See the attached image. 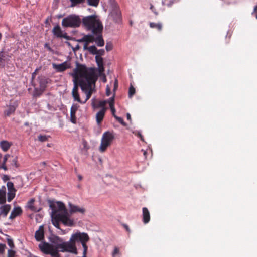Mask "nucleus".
<instances>
[{
  "label": "nucleus",
  "mask_w": 257,
  "mask_h": 257,
  "mask_svg": "<svg viewBox=\"0 0 257 257\" xmlns=\"http://www.w3.org/2000/svg\"><path fill=\"white\" fill-rule=\"evenodd\" d=\"M142 221L144 224L148 223L150 220V212L146 207H143L142 208Z\"/></svg>",
  "instance_id": "2eb2a0df"
},
{
  "label": "nucleus",
  "mask_w": 257,
  "mask_h": 257,
  "mask_svg": "<svg viewBox=\"0 0 257 257\" xmlns=\"http://www.w3.org/2000/svg\"><path fill=\"white\" fill-rule=\"evenodd\" d=\"M98 71L100 74L103 73L104 71V68L103 65L102 66H98Z\"/></svg>",
  "instance_id": "13d9d810"
},
{
  "label": "nucleus",
  "mask_w": 257,
  "mask_h": 257,
  "mask_svg": "<svg viewBox=\"0 0 257 257\" xmlns=\"http://www.w3.org/2000/svg\"><path fill=\"white\" fill-rule=\"evenodd\" d=\"M37 71V69H36L35 71L32 74V79L33 80L36 75V72Z\"/></svg>",
  "instance_id": "0e129e2a"
},
{
  "label": "nucleus",
  "mask_w": 257,
  "mask_h": 257,
  "mask_svg": "<svg viewBox=\"0 0 257 257\" xmlns=\"http://www.w3.org/2000/svg\"><path fill=\"white\" fill-rule=\"evenodd\" d=\"M16 110V107L14 105H10L8 106L7 109L5 111V115L8 116L11 114L13 113Z\"/></svg>",
  "instance_id": "a878e982"
},
{
  "label": "nucleus",
  "mask_w": 257,
  "mask_h": 257,
  "mask_svg": "<svg viewBox=\"0 0 257 257\" xmlns=\"http://www.w3.org/2000/svg\"><path fill=\"white\" fill-rule=\"evenodd\" d=\"M135 89L132 85H131V86L129 88V90H128V97L130 98H131L135 94Z\"/></svg>",
  "instance_id": "e433bc0d"
},
{
  "label": "nucleus",
  "mask_w": 257,
  "mask_h": 257,
  "mask_svg": "<svg viewBox=\"0 0 257 257\" xmlns=\"http://www.w3.org/2000/svg\"><path fill=\"white\" fill-rule=\"evenodd\" d=\"M76 71H79V86L83 92L86 94V98L82 104L85 103L91 97L94 90L97 75L94 68H87L85 65L77 62Z\"/></svg>",
  "instance_id": "f257e3e1"
},
{
  "label": "nucleus",
  "mask_w": 257,
  "mask_h": 257,
  "mask_svg": "<svg viewBox=\"0 0 257 257\" xmlns=\"http://www.w3.org/2000/svg\"><path fill=\"white\" fill-rule=\"evenodd\" d=\"M7 242L8 245L11 248H14L15 247V245L13 242V240L12 238L9 237L7 238Z\"/></svg>",
  "instance_id": "58836bf2"
},
{
  "label": "nucleus",
  "mask_w": 257,
  "mask_h": 257,
  "mask_svg": "<svg viewBox=\"0 0 257 257\" xmlns=\"http://www.w3.org/2000/svg\"><path fill=\"white\" fill-rule=\"evenodd\" d=\"M95 60L97 63L98 67L103 65V58L101 57H99V56H96Z\"/></svg>",
  "instance_id": "f704fd0d"
},
{
  "label": "nucleus",
  "mask_w": 257,
  "mask_h": 257,
  "mask_svg": "<svg viewBox=\"0 0 257 257\" xmlns=\"http://www.w3.org/2000/svg\"><path fill=\"white\" fill-rule=\"evenodd\" d=\"M110 93H111L110 87L108 85H107L106 88V95L107 96H109L110 95Z\"/></svg>",
  "instance_id": "864d4df0"
},
{
  "label": "nucleus",
  "mask_w": 257,
  "mask_h": 257,
  "mask_svg": "<svg viewBox=\"0 0 257 257\" xmlns=\"http://www.w3.org/2000/svg\"><path fill=\"white\" fill-rule=\"evenodd\" d=\"M149 25L151 28H155L159 31H161L162 29V25L161 23H155L154 22H150Z\"/></svg>",
  "instance_id": "c85d7f7f"
},
{
  "label": "nucleus",
  "mask_w": 257,
  "mask_h": 257,
  "mask_svg": "<svg viewBox=\"0 0 257 257\" xmlns=\"http://www.w3.org/2000/svg\"><path fill=\"white\" fill-rule=\"evenodd\" d=\"M83 25L87 30H91L92 34L102 32L103 26L95 15L84 17L81 20Z\"/></svg>",
  "instance_id": "f03ea898"
},
{
  "label": "nucleus",
  "mask_w": 257,
  "mask_h": 257,
  "mask_svg": "<svg viewBox=\"0 0 257 257\" xmlns=\"http://www.w3.org/2000/svg\"><path fill=\"white\" fill-rule=\"evenodd\" d=\"M39 247L41 251L46 254H50L52 257H60L57 245L54 246L48 243L44 242L43 244H40Z\"/></svg>",
  "instance_id": "39448f33"
},
{
  "label": "nucleus",
  "mask_w": 257,
  "mask_h": 257,
  "mask_svg": "<svg viewBox=\"0 0 257 257\" xmlns=\"http://www.w3.org/2000/svg\"><path fill=\"white\" fill-rule=\"evenodd\" d=\"M70 119L71 121L75 124L76 123V118L75 116V113H70Z\"/></svg>",
  "instance_id": "a18cd8bd"
},
{
  "label": "nucleus",
  "mask_w": 257,
  "mask_h": 257,
  "mask_svg": "<svg viewBox=\"0 0 257 257\" xmlns=\"http://www.w3.org/2000/svg\"><path fill=\"white\" fill-rule=\"evenodd\" d=\"M114 118L120 123L123 126H126V123L124 121L123 119L122 118L120 117H118L117 116H114Z\"/></svg>",
  "instance_id": "79ce46f5"
},
{
  "label": "nucleus",
  "mask_w": 257,
  "mask_h": 257,
  "mask_svg": "<svg viewBox=\"0 0 257 257\" xmlns=\"http://www.w3.org/2000/svg\"><path fill=\"white\" fill-rule=\"evenodd\" d=\"M134 133L139 137L142 141H144V138L140 132H134Z\"/></svg>",
  "instance_id": "5fc2aeb1"
},
{
  "label": "nucleus",
  "mask_w": 257,
  "mask_h": 257,
  "mask_svg": "<svg viewBox=\"0 0 257 257\" xmlns=\"http://www.w3.org/2000/svg\"><path fill=\"white\" fill-rule=\"evenodd\" d=\"M113 48V45L111 43H107L105 46V49L107 51L111 50Z\"/></svg>",
  "instance_id": "49530a36"
},
{
  "label": "nucleus",
  "mask_w": 257,
  "mask_h": 257,
  "mask_svg": "<svg viewBox=\"0 0 257 257\" xmlns=\"http://www.w3.org/2000/svg\"><path fill=\"white\" fill-rule=\"evenodd\" d=\"M10 157V155L9 154H6L5 155L4 159H3V162L2 163V165L0 166V168L3 169L5 170H7V167L5 165V163L7 162L8 158Z\"/></svg>",
  "instance_id": "2f4dec72"
},
{
  "label": "nucleus",
  "mask_w": 257,
  "mask_h": 257,
  "mask_svg": "<svg viewBox=\"0 0 257 257\" xmlns=\"http://www.w3.org/2000/svg\"><path fill=\"white\" fill-rule=\"evenodd\" d=\"M53 34L58 38H62L63 32L59 25L55 26L52 30Z\"/></svg>",
  "instance_id": "4be33fe9"
},
{
  "label": "nucleus",
  "mask_w": 257,
  "mask_h": 257,
  "mask_svg": "<svg viewBox=\"0 0 257 257\" xmlns=\"http://www.w3.org/2000/svg\"><path fill=\"white\" fill-rule=\"evenodd\" d=\"M118 87V82L117 80H115L114 84L113 91L115 92Z\"/></svg>",
  "instance_id": "bf43d9fd"
},
{
  "label": "nucleus",
  "mask_w": 257,
  "mask_h": 257,
  "mask_svg": "<svg viewBox=\"0 0 257 257\" xmlns=\"http://www.w3.org/2000/svg\"><path fill=\"white\" fill-rule=\"evenodd\" d=\"M110 16L116 22H118L120 20L121 13L120 10L117 8H114L110 13Z\"/></svg>",
  "instance_id": "ddd939ff"
},
{
  "label": "nucleus",
  "mask_w": 257,
  "mask_h": 257,
  "mask_svg": "<svg viewBox=\"0 0 257 257\" xmlns=\"http://www.w3.org/2000/svg\"><path fill=\"white\" fill-rule=\"evenodd\" d=\"M89 5L96 7L99 3V0H87Z\"/></svg>",
  "instance_id": "4c0bfd02"
},
{
  "label": "nucleus",
  "mask_w": 257,
  "mask_h": 257,
  "mask_svg": "<svg viewBox=\"0 0 257 257\" xmlns=\"http://www.w3.org/2000/svg\"><path fill=\"white\" fill-rule=\"evenodd\" d=\"M113 134L110 132H106L103 134L101 144L99 147V151L101 152L105 151L108 147L112 143L114 140Z\"/></svg>",
  "instance_id": "6e6552de"
},
{
  "label": "nucleus",
  "mask_w": 257,
  "mask_h": 257,
  "mask_svg": "<svg viewBox=\"0 0 257 257\" xmlns=\"http://www.w3.org/2000/svg\"><path fill=\"white\" fill-rule=\"evenodd\" d=\"M79 106L77 104H73L71 107L70 113H76V111L78 108Z\"/></svg>",
  "instance_id": "a19ab883"
},
{
  "label": "nucleus",
  "mask_w": 257,
  "mask_h": 257,
  "mask_svg": "<svg viewBox=\"0 0 257 257\" xmlns=\"http://www.w3.org/2000/svg\"><path fill=\"white\" fill-rule=\"evenodd\" d=\"M12 166H14L16 168H17L18 167V165L17 164V159L16 157H15L12 160Z\"/></svg>",
  "instance_id": "8fccbe9b"
},
{
  "label": "nucleus",
  "mask_w": 257,
  "mask_h": 257,
  "mask_svg": "<svg viewBox=\"0 0 257 257\" xmlns=\"http://www.w3.org/2000/svg\"><path fill=\"white\" fill-rule=\"evenodd\" d=\"M143 152V155L145 159L147 158V152L143 149H142L141 150Z\"/></svg>",
  "instance_id": "69168bd1"
},
{
  "label": "nucleus",
  "mask_w": 257,
  "mask_h": 257,
  "mask_svg": "<svg viewBox=\"0 0 257 257\" xmlns=\"http://www.w3.org/2000/svg\"><path fill=\"white\" fill-rule=\"evenodd\" d=\"M45 48H47L49 51H52V49L49 46V44L48 43H46L44 45Z\"/></svg>",
  "instance_id": "e2e57ef3"
},
{
  "label": "nucleus",
  "mask_w": 257,
  "mask_h": 257,
  "mask_svg": "<svg viewBox=\"0 0 257 257\" xmlns=\"http://www.w3.org/2000/svg\"><path fill=\"white\" fill-rule=\"evenodd\" d=\"M72 76L74 77V87L72 91V96L74 100L82 103V101L81 100L78 93V86H79V79L80 78L79 75V71L78 70L76 71V68H75L74 70V73L72 74Z\"/></svg>",
  "instance_id": "423d86ee"
},
{
  "label": "nucleus",
  "mask_w": 257,
  "mask_h": 257,
  "mask_svg": "<svg viewBox=\"0 0 257 257\" xmlns=\"http://www.w3.org/2000/svg\"><path fill=\"white\" fill-rule=\"evenodd\" d=\"M105 53V51L103 49L97 50V53L96 54V56H99V57H101L102 55H104Z\"/></svg>",
  "instance_id": "de8ad7c7"
},
{
  "label": "nucleus",
  "mask_w": 257,
  "mask_h": 257,
  "mask_svg": "<svg viewBox=\"0 0 257 257\" xmlns=\"http://www.w3.org/2000/svg\"><path fill=\"white\" fill-rule=\"evenodd\" d=\"M69 213L68 212H65L64 213H58V218L60 219V222L65 226H72L74 221L70 218Z\"/></svg>",
  "instance_id": "9d476101"
},
{
  "label": "nucleus",
  "mask_w": 257,
  "mask_h": 257,
  "mask_svg": "<svg viewBox=\"0 0 257 257\" xmlns=\"http://www.w3.org/2000/svg\"><path fill=\"white\" fill-rule=\"evenodd\" d=\"M50 207L52 209V213L56 210V212L58 213H64L68 212L64 203L61 202H57L54 203H51Z\"/></svg>",
  "instance_id": "1a4fd4ad"
},
{
  "label": "nucleus",
  "mask_w": 257,
  "mask_h": 257,
  "mask_svg": "<svg viewBox=\"0 0 257 257\" xmlns=\"http://www.w3.org/2000/svg\"><path fill=\"white\" fill-rule=\"evenodd\" d=\"M39 141L41 142H45L48 140V137L46 135H39L38 137Z\"/></svg>",
  "instance_id": "37998d69"
},
{
  "label": "nucleus",
  "mask_w": 257,
  "mask_h": 257,
  "mask_svg": "<svg viewBox=\"0 0 257 257\" xmlns=\"http://www.w3.org/2000/svg\"><path fill=\"white\" fill-rule=\"evenodd\" d=\"M88 45V44H87V43H85L84 44V47H83V48H84V50H88V48L89 47L87 46Z\"/></svg>",
  "instance_id": "774afa93"
},
{
  "label": "nucleus",
  "mask_w": 257,
  "mask_h": 257,
  "mask_svg": "<svg viewBox=\"0 0 257 257\" xmlns=\"http://www.w3.org/2000/svg\"><path fill=\"white\" fill-rule=\"evenodd\" d=\"M120 254L119 248L117 247H115L112 252V257H116V255H118Z\"/></svg>",
  "instance_id": "c9c22d12"
},
{
  "label": "nucleus",
  "mask_w": 257,
  "mask_h": 257,
  "mask_svg": "<svg viewBox=\"0 0 257 257\" xmlns=\"http://www.w3.org/2000/svg\"><path fill=\"white\" fill-rule=\"evenodd\" d=\"M110 108L111 109V112H112V114L113 115V116L114 117V116H116L115 114V109L114 108V106H110Z\"/></svg>",
  "instance_id": "4d7b16f0"
},
{
  "label": "nucleus",
  "mask_w": 257,
  "mask_h": 257,
  "mask_svg": "<svg viewBox=\"0 0 257 257\" xmlns=\"http://www.w3.org/2000/svg\"><path fill=\"white\" fill-rule=\"evenodd\" d=\"M53 67L57 72H62L70 67V64L65 61L60 64H53Z\"/></svg>",
  "instance_id": "f8f14e48"
},
{
  "label": "nucleus",
  "mask_w": 257,
  "mask_h": 257,
  "mask_svg": "<svg viewBox=\"0 0 257 257\" xmlns=\"http://www.w3.org/2000/svg\"><path fill=\"white\" fill-rule=\"evenodd\" d=\"M81 19L79 16L72 14L64 18L62 21V25L64 27L76 28L80 26Z\"/></svg>",
  "instance_id": "7ed1b4c3"
},
{
  "label": "nucleus",
  "mask_w": 257,
  "mask_h": 257,
  "mask_svg": "<svg viewBox=\"0 0 257 257\" xmlns=\"http://www.w3.org/2000/svg\"><path fill=\"white\" fill-rule=\"evenodd\" d=\"M106 111V108H102L96 115V119L97 123L100 124L102 121Z\"/></svg>",
  "instance_id": "6ab92c4d"
},
{
  "label": "nucleus",
  "mask_w": 257,
  "mask_h": 257,
  "mask_svg": "<svg viewBox=\"0 0 257 257\" xmlns=\"http://www.w3.org/2000/svg\"><path fill=\"white\" fill-rule=\"evenodd\" d=\"M44 91V89L40 87H36L34 88L33 96L34 97H39L43 94Z\"/></svg>",
  "instance_id": "5701e85b"
},
{
  "label": "nucleus",
  "mask_w": 257,
  "mask_h": 257,
  "mask_svg": "<svg viewBox=\"0 0 257 257\" xmlns=\"http://www.w3.org/2000/svg\"><path fill=\"white\" fill-rule=\"evenodd\" d=\"M16 252L12 249H9L8 251V257H15Z\"/></svg>",
  "instance_id": "c03bdc74"
},
{
  "label": "nucleus",
  "mask_w": 257,
  "mask_h": 257,
  "mask_svg": "<svg viewBox=\"0 0 257 257\" xmlns=\"http://www.w3.org/2000/svg\"><path fill=\"white\" fill-rule=\"evenodd\" d=\"M38 80L39 84V87L45 90L48 83L47 79L44 76H39Z\"/></svg>",
  "instance_id": "aec40b11"
},
{
  "label": "nucleus",
  "mask_w": 257,
  "mask_h": 257,
  "mask_svg": "<svg viewBox=\"0 0 257 257\" xmlns=\"http://www.w3.org/2000/svg\"><path fill=\"white\" fill-rule=\"evenodd\" d=\"M62 38H64L66 39L67 40H69L70 39L69 36H68L67 35L66 33H65L63 34V35H62Z\"/></svg>",
  "instance_id": "680f3d73"
},
{
  "label": "nucleus",
  "mask_w": 257,
  "mask_h": 257,
  "mask_svg": "<svg viewBox=\"0 0 257 257\" xmlns=\"http://www.w3.org/2000/svg\"><path fill=\"white\" fill-rule=\"evenodd\" d=\"M6 194H0V204H4L6 203Z\"/></svg>",
  "instance_id": "ea45409f"
},
{
  "label": "nucleus",
  "mask_w": 257,
  "mask_h": 257,
  "mask_svg": "<svg viewBox=\"0 0 257 257\" xmlns=\"http://www.w3.org/2000/svg\"><path fill=\"white\" fill-rule=\"evenodd\" d=\"M88 50L91 54L93 55H96V54L97 53V49L94 45L89 47L88 48Z\"/></svg>",
  "instance_id": "72a5a7b5"
},
{
  "label": "nucleus",
  "mask_w": 257,
  "mask_h": 257,
  "mask_svg": "<svg viewBox=\"0 0 257 257\" xmlns=\"http://www.w3.org/2000/svg\"><path fill=\"white\" fill-rule=\"evenodd\" d=\"M108 102L109 103V106H114V94L113 95V97H110L108 99Z\"/></svg>",
  "instance_id": "09e8293b"
},
{
  "label": "nucleus",
  "mask_w": 257,
  "mask_h": 257,
  "mask_svg": "<svg viewBox=\"0 0 257 257\" xmlns=\"http://www.w3.org/2000/svg\"><path fill=\"white\" fill-rule=\"evenodd\" d=\"M87 252V250L84 249L83 252V256L82 257H86V254Z\"/></svg>",
  "instance_id": "338daca9"
},
{
  "label": "nucleus",
  "mask_w": 257,
  "mask_h": 257,
  "mask_svg": "<svg viewBox=\"0 0 257 257\" xmlns=\"http://www.w3.org/2000/svg\"><path fill=\"white\" fill-rule=\"evenodd\" d=\"M0 193H6V188L5 186H2L0 188Z\"/></svg>",
  "instance_id": "052dcab7"
},
{
  "label": "nucleus",
  "mask_w": 257,
  "mask_h": 257,
  "mask_svg": "<svg viewBox=\"0 0 257 257\" xmlns=\"http://www.w3.org/2000/svg\"><path fill=\"white\" fill-rule=\"evenodd\" d=\"M22 209L20 207H15L11 212L9 218L10 219H13L17 216L22 214Z\"/></svg>",
  "instance_id": "f3484780"
},
{
  "label": "nucleus",
  "mask_w": 257,
  "mask_h": 257,
  "mask_svg": "<svg viewBox=\"0 0 257 257\" xmlns=\"http://www.w3.org/2000/svg\"><path fill=\"white\" fill-rule=\"evenodd\" d=\"M57 248L58 250L61 252H68L75 254H78L76 244L73 241H71V238L69 241L58 244Z\"/></svg>",
  "instance_id": "0eeeda50"
},
{
  "label": "nucleus",
  "mask_w": 257,
  "mask_h": 257,
  "mask_svg": "<svg viewBox=\"0 0 257 257\" xmlns=\"http://www.w3.org/2000/svg\"><path fill=\"white\" fill-rule=\"evenodd\" d=\"M71 2V7H73L77 5L82 4L85 2V0H70Z\"/></svg>",
  "instance_id": "473e14b6"
},
{
  "label": "nucleus",
  "mask_w": 257,
  "mask_h": 257,
  "mask_svg": "<svg viewBox=\"0 0 257 257\" xmlns=\"http://www.w3.org/2000/svg\"><path fill=\"white\" fill-rule=\"evenodd\" d=\"M44 229L43 226L39 227V229L36 231L35 234V238L38 241H41L44 239Z\"/></svg>",
  "instance_id": "a211bd4d"
},
{
  "label": "nucleus",
  "mask_w": 257,
  "mask_h": 257,
  "mask_svg": "<svg viewBox=\"0 0 257 257\" xmlns=\"http://www.w3.org/2000/svg\"><path fill=\"white\" fill-rule=\"evenodd\" d=\"M7 58V55L5 53L3 52H0V68H2L5 66Z\"/></svg>",
  "instance_id": "b1692460"
},
{
  "label": "nucleus",
  "mask_w": 257,
  "mask_h": 257,
  "mask_svg": "<svg viewBox=\"0 0 257 257\" xmlns=\"http://www.w3.org/2000/svg\"><path fill=\"white\" fill-rule=\"evenodd\" d=\"M7 186L8 190V193L15 192L16 190L15 189L14 186V183L12 182H8L7 183Z\"/></svg>",
  "instance_id": "c756f323"
},
{
  "label": "nucleus",
  "mask_w": 257,
  "mask_h": 257,
  "mask_svg": "<svg viewBox=\"0 0 257 257\" xmlns=\"http://www.w3.org/2000/svg\"><path fill=\"white\" fill-rule=\"evenodd\" d=\"M93 34L96 35V37H94V36L93 37V40L97 45L99 47L103 46L104 45V41L102 38V32Z\"/></svg>",
  "instance_id": "4468645a"
},
{
  "label": "nucleus",
  "mask_w": 257,
  "mask_h": 257,
  "mask_svg": "<svg viewBox=\"0 0 257 257\" xmlns=\"http://www.w3.org/2000/svg\"><path fill=\"white\" fill-rule=\"evenodd\" d=\"M94 35H93V34L91 35H84V37H83L84 42H85V43L89 44V43H90V42H94V40H93Z\"/></svg>",
  "instance_id": "cd10ccee"
},
{
  "label": "nucleus",
  "mask_w": 257,
  "mask_h": 257,
  "mask_svg": "<svg viewBox=\"0 0 257 257\" xmlns=\"http://www.w3.org/2000/svg\"><path fill=\"white\" fill-rule=\"evenodd\" d=\"M106 103V101L103 100V101H99L98 102V104L97 106H95L94 102H92V105L94 108H99V107H102V108H105V105Z\"/></svg>",
  "instance_id": "7c9ffc66"
},
{
  "label": "nucleus",
  "mask_w": 257,
  "mask_h": 257,
  "mask_svg": "<svg viewBox=\"0 0 257 257\" xmlns=\"http://www.w3.org/2000/svg\"><path fill=\"white\" fill-rule=\"evenodd\" d=\"M8 201L11 202L15 197V194H8Z\"/></svg>",
  "instance_id": "603ef678"
},
{
  "label": "nucleus",
  "mask_w": 257,
  "mask_h": 257,
  "mask_svg": "<svg viewBox=\"0 0 257 257\" xmlns=\"http://www.w3.org/2000/svg\"><path fill=\"white\" fill-rule=\"evenodd\" d=\"M6 248V246L5 244L0 243V254L4 253Z\"/></svg>",
  "instance_id": "3c124183"
},
{
  "label": "nucleus",
  "mask_w": 257,
  "mask_h": 257,
  "mask_svg": "<svg viewBox=\"0 0 257 257\" xmlns=\"http://www.w3.org/2000/svg\"><path fill=\"white\" fill-rule=\"evenodd\" d=\"M35 202L34 199H30L27 203L26 207L32 211L34 212H39L40 211V209H37L36 207L34 206V203Z\"/></svg>",
  "instance_id": "412c9836"
},
{
  "label": "nucleus",
  "mask_w": 257,
  "mask_h": 257,
  "mask_svg": "<svg viewBox=\"0 0 257 257\" xmlns=\"http://www.w3.org/2000/svg\"><path fill=\"white\" fill-rule=\"evenodd\" d=\"M71 241H73L75 244L76 242H80L83 248V250H88L87 242L89 241L90 238L87 233L85 232H77L73 233L71 236Z\"/></svg>",
  "instance_id": "20e7f679"
},
{
  "label": "nucleus",
  "mask_w": 257,
  "mask_h": 257,
  "mask_svg": "<svg viewBox=\"0 0 257 257\" xmlns=\"http://www.w3.org/2000/svg\"><path fill=\"white\" fill-rule=\"evenodd\" d=\"M50 240L52 243L56 244V246H57L58 244L63 242L62 240L59 237L56 236L51 237Z\"/></svg>",
  "instance_id": "bb28decb"
},
{
  "label": "nucleus",
  "mask_w": 257,
  "mask_h": 257,
  "mask_svg": "<svg viewBox=\"0 0 257 257\" xmlns=\"http://www.w3.org/2000/svg\"><path fill=\"white\" fill-rule=\"evenodd\" d=\"M69 213L72 214L75 213L79 212L82 214H84L86 211L85 209L83 207H80L78 206L69 203Z\"/></svg>",
  "instance_id": "9b49d317"
},
{
  "label": "nucleus",
  "mask_w": 257,
  "mask_h": 257,
  "mask_svg": "<svg viewBox=\"0 0 257 257\" xmlns=\"http://www.w3.org/2000/svg\"><path fill=\"white\" fill-rule=\"evenodd\" d=\"M122 226L125 229L126 231L128 232V233H130L131 230L129 228V226L126 224H122Z\"/></svg>",
  "instance_id": "6e6d98bb"
},
{
  "label": "nucleus",
  "mask_w": 257,
  "mask_h": 257,
  "mask_svg": "<svg viewBox=\"0 0 257 257\" xmlns=\"http://www.w3.org/2000/svg\"><path fill=\"white\" fill-rule=\"evenodd\" d=\"M0 146L4 151H7L10 148L11 145L7 141H2L0 143Z\"/></svg>",
  "instance_id": "393cba45"
},
{
  "label": "nucleus",
  "mask_w": 257,
  "mask_h": 257,
  "mask_svg": "<svg viewBox=\"0 0 257 257\" xmlns=\"http://www.w3.org/2000/svg\"><path fill=\"white\" fill-rule=\"evenodd\" d=\"M58 213L56 212V210L51 213L52 224L54 226L60 229L59 222H60V219L58 218Z\"/></svg>",
  "instance_id": "dca6fc26"
}]
</instances>
